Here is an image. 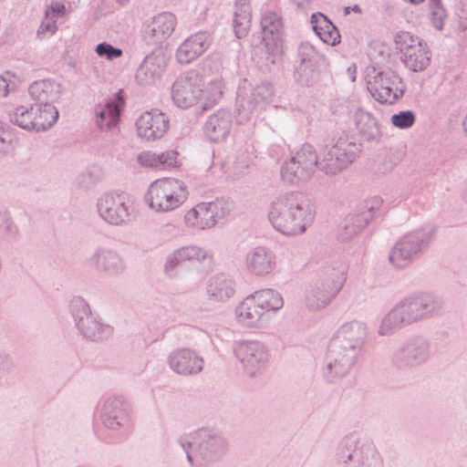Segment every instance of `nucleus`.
<instances>
[{
	"mask_svg": "<svg viewBox=\"0 0 467 467\" xmlns=\"http://www.w3.org/2000/svg\"><path fill=\"white\" fill-rule=\"evenodd\" d=\"M443 305L441 297L430 292L406 296L382 317L378 334L389 337L404 327L435 317L441 314Z\"/></svg>",
	"mask_w": 467,
	"mask_h": 467,
	"instance_id": "nucleus-1",
	"label": "nucleus"
},
{
	"mask_svg": "<svg viewBox=\"0 0 467 467\" xmlns=\"http://www.w3.org/2000/svg\"><path fill=\"white\" fill-rule=\"evenodd\" d=\"M314 218L315 211L311 201L300 192L280 194L269 205V222L276 231L285 235L305 233Z\"/></svg>",
	"mask_w": 467,
	"mask_h": 467,
	"instance_id": "nucleus-2",
	"label": "nucleus"
},
{
	"mask_svg": "<svg viewBox=\"0 0 467 467\" xmlns=\"http://www.w3.org/2000/svg\"><path fill=\"white\" fill-rule=\"evenodd\" d=\"M178 443L192 467L213 463L228 451L226 438L220 431L212 428H202L184 434L178 439Z\"/></svg>",
	"mask_w": 467,
	"mask_h": 467,
	"instance_id": "nucleus-3",
	"label": "nucleus"
},
{
	"mask_svg": "<svg viewBox=\"0 0 467 467\" xmlns=\"http://www.w3.org/2000/svg\"><path fill=\"white\" fill-rule=\"evenodd\" d=\"M348 267L339 264L327 268L322 277L313 282L306 291L305 306L310 311L326 308L337 297L347 280Z\"/></svg>",
	"mask_w": 467,
	"mask_h": 467,
	"instance_id": "nucleus-4",
	"label": "nucleus"
},
{
	"mask_svg": "<svg viewBox=\"0 0 467 467\" xmlns=\"http://www.w3.org/2000/svg\"><path fill=\"white\" fill-rule=\"evenodd\" d=\"M435 228L425 225L403 235L392 247L389 260L396 268H405L418 260L433 240Z\"/></svg>",
	"mask_w": 467,
	"mask_h": 467,
	"instance_id": "nucleus-5",
	"label": "nucleus"
},
{
	"mask_svg": "<svg viewBox=\"0 0 467 467\" xmlns=\"http://www.w3.org/2000/svg\"><path fill=\"white\" fill-rule=\"evenodd\" d=\"M274 88L270 82L264 81L254 86L246 79L240 82L236 98V120L239 123L248 121L254 113L263 110L271 101Z\"/></svg>",
	"mask_w": 467,
	"mask_h": 467,
	"instance_id": "nucleus-6",
	"label": "nucleus"
},
{
	"mask_svg": "<svg viewBox=\"0 0 467 467\" xmlns=\"http://www.w3.org/2000/svg\"><path fill=\"white\" fill-rule=\"evenodd\" d=\"M187 190L182 181L165 178L153 182L145 195L148 206L158 213H167L181 206L187 199Z\"/></svg>",
	"mask_w": 467,
	"mask_h": 467,
	"instance_id": "nucleus-7",
	"label": "nucleus"
},
{
	"mask_svg": "<svg viewBox=\"0 0 467 467\" xmlns=\"http://www.w3.org/2000/svg\"><path fill=\"white\" fill-rule=\"evenodd\" d=\"M99 217L107 224L115 227L129 225L136 215L131 198L123 192H108L96 202Z\"/></svg>",
	"mask_w": 467,
	"mask_h": 467,
	"instance_id": "nucleus-8",
	"label": "nucleus"
},
{
	"mask_svg": "<svg viewBox=\"0 0 467 467\" xmlns=\"http://www.w3.org/2000/svg\"><path fill=\"white\" fill-rule=\"evenodd\" d=\"M431 356V343L429 338L422 335H414L397 346L390 361L398 370H410L426 365Z\"/></svg>",
	"mask_w": 467,
	"mask_h": 467,
	"instance_id": "nucleus-9",
	"label": "nucleus"
},
{
	"mask_svg": "<svg viewBox=\"0 0 467 467\" xmlns=\"http://www.w3.org/2000/svg\"><path fill=\"white\" fill-rule=\"evenodd\" d=\"M317 167L320 169L317 151L312 145L306 143L284 162L281 167V177L285 182L297 184L308 181Z\"/></svg>",
	"mask_w": 467,
	"mask_h": 467,
	"instance_id": "nucleus-10",
	"label": "nucleus"
},
{
	"mask_svg": "<svg viewBox=\"0 0 467 467\" xmlns=\"http://www.w3.org/2000/svg\"><path fill=\"white\" fill-rule=\"evenodd\" d=\"M359 151V144L348 135L340 136L327 147V151L320 161V170L327 175H335L351 164Z\"/></svg>",
	"mask_w": 467,
	"mask_h": 467,
	"instance_id": "nucleus-11",
	"label": "nucleus"
},
{
	"mask_svg": "<svg viewBox=\"0 0 467 467\" xmlns=\"http://www.w3.org/2000/svg\"><path fill=\"white\" fill-rule=\"evenodd\" d=\"M368 90L380 103L394 104L404 94L405 86L398 74L391 69L372 72L367 76Z\"/></svg>",
	"mask_w": 467,
	"mask_h": 467,
	"instance_id": "nucleus-12",
	"label": "nucleus"
},
{
	"mask_svg": "<svg viewBox=\"0 0 467 467\" xmlns=\"http://www.w3.org/2000/svg\"><path fill=\"white\" fill-rule=\"evenodd\" d=\"M394 42L407 68L413 72H420L430 66L431 51L419 36L401 31L396 34Z\"/></svg>",
	"mask_w": 467,
	"mask_h": 467,
	"instance_id": "nucleus-13",
	"label": "nucleus"
},
{
	"mask_svg": "<svg viewBox=\"0 0 467 467\" xmlns=\"http://www.w3.org/2000/svg\"><path fill=\"white\" fill-rule=\"evenodd\" d=\"M70 312L76 327L84 337L96 341L108 338L111 335L112 327L101 323L83 298L74 297L70 301Z\"/></svg>",
	"mask_w": 467,
	"mask_h": 467,
	"instance_id": "nucleus-14",
	"label": "nucleus"
},
{
	"mask_svg": "<svg viewBox=\"0 0 467 467\" xmlns=\"http://www.w3.org/2000/svg\"><path fill=\"white\" fill-rule=\"evenodd\" d=\"M359 353L330 341L322 368L327 382H336L347 376L356 365Z\"/></svg>",
	"mask_w": 467,
	"mask_h": 467,
	"instance_id": "nucleus-15",
	"label": "nucleus"
},
{
	"mask_svg": "<svg viewBox=\"0 0 467 467\" xmlns=\"http://www.w3.org/2000/svg\"><path fill=\"white\" fill-rule=\"evenodd\" d=\"M234 353L244 372L251 377L260 374L269 363L270 354L268 348L257 340L235 342Z\"/></svg>",
	"mask_w": 467,
	"mask_h": 467,
	"instance_id": "nucleus-16",
	"label": "nucleus"
},
{
	"mask_svg": "<svg viewBox=\"0 0 467 467\" xmlns=\"http://www.w3.org/2000/svg\"><path fill=\"white\" fill-rule=\"evenodd\" d=\"M130 415L131 407L122 396L110 395L101 400L99 417L106 428L128 431L131 426Z\"/></svg>",
	"mask_w": 467,
	"mask_h": 467,
	"instance_id": "nucleus-17",
	"label": "nucleus"
},
{
	"mask_svg": "<svg viewBox=\"0 0 467 467\" xmlns=\"http://www.w3.org/2000/svg\"><path fill=\"white\" fill-rule=\"evenodd\" d=\"M261 28L266 59L275 64L283 54V21L280 15L271 10L265 11L261 17Z\"/></svg>",
	"mask_w": 467,
	"mask_h": 467,
	"instance_id": "nucleus-18",
	"label": "nucleus"
},
{
	"mask_svg": "<svg viewBox=\"0 0 467 467\" xmlns=\"http://www.w3.org/2000/svg\"><path fill=\"white\" fill-rule=\"evenodd\" d=\"M87 265L99 275L116 277L122 275L126 262L120 253L109 246L98 245L86 260Z\"/></svg>",
	"mask_w": 467,
	"mask_h": 467,
	"instance_id": "nucleus-19",
	"label": "nucleus"
},
{
	"mask_svg": "<svg viewBox=\"0 0 467 467\" xmlns=\"http://www.w3.org/2000/svg\"><path fill=\"white\" fill-rule=\"evenodd\" d=\"M340 109L335 106V111L339 114L353 113V121L358 133L367 140H378L381 136V131L377 119L368 111L364 110L358 106L355 97L342 100Z\"/></svg>",
	"mask_w": 467,
	"mask_h": 467,
	"instance_id": "nucleus-20",
	"label": "nucleus"
},
{
	"mask_svg": "<svg viewBox=\"0 0 467 467\" xmlns=\"http://www.w3.org/2000/svg\"><path fill=\"white\" fill-rule=\"evenodd\" d=\"M202 94V79L193 70L181 74L171 87L172 101L181 109H188L195 105Z\"/></svg>",
	"mask_w": 467,
	"mask_h": 467,
	"instance_id": "nucleus-21",
	"label": "nucleus"
},
{
	"mask_svg": "<svg viewBox=\"0 0 467 467\" xmlns=\"http://www.w3.org/2000/svg\"><path fill=\"white\" fill-rule=\"evenodd\" d=\"M176 25L173 14L160 13L144 23L142 39L149 46H160L172 35Z\"/></svg>",
	"mask_w": 467,
	"mask_h": 467,
	"instance_id": "nucleus-22",
	"label": "nucleus"
},
{
	"mask_svg": "<svg viewBox=\"0 0 467 467\" xmlns=\"http://www.w3.org/2000/svg\"><path fill=\"white\" fill-rule=\"evenodd\" d=\"M167 364L178 375L195 376L202 371L204 360L194 349L178 348L169 353Z\"/></svg>",
	"mask_w": 467,
	"mask_h": 467,
	"instance_id": "nucleus-23",
	"label": "nucleus"
},
{
	"mask_svg": "<svg viewBox=\"0 0 467 467\" xmlns=\"http://www.w3.org/2000/svg\"><path fill=\"white\" fill-rule=\"evenodd\" d=\"M125 104L122 90H119L108 98L103 104L97 105L94 109L97 127L101 130H110L116 128L119 123Z\"/></svg>",
	"mask_w": 467,
	"mask_h": 467,
	"instance_id": "nucleus-24",
	"label": "nucleus"
},
{
	"mask_svg": "<svg viewBox=\"0 0 467 467\" xmlns=\"http://www.w3.org/2000/svg\"><path fill=\"white\" fill-rule=\"evenodd\" d=\"M382 204V199L373 196L367 200L357 213L350 214L347 219L341 234L343 240H348L358 234L375 216Z\"/></svg>",
	"mask_w": 467,
	"mask_h": 467,
	"instance_id": "nucleus-25",
	"label": "nucleus"
},
{
	"mask_svg": "<svg viewBox=\"0 0 467 467\" xmlns=\"http://www.w3.org/2000/svg\"><path fill=\"white\" fill-rule=\"evenodd\" d=\"M367 334L365 323L352 320L338 327L331 342L361 354Z\"/></svg>",
	"mask_w": 467,
	"mask_h": 467,
	"instance_id": "nucleus-26",
	"label": "nucleus"
},
{
	"mask_svg": "<svg viewBox=\"0 0 467 467\" xmlns=\"http://www.w3.org/2000/svg\"><path fill=\"white\" fill-rule=\"evenodd\" d=\"M169 127L168 117L158 109L143 112L136 121L137 134L147 140L163 137Z\"/></svg>",
	"mask_w": 467,
	"mask_h": 467,
	"instance_id": "nucleus-27",
	"label": "nucleus"
},
{
	"mask_svg": "<svg viewBox=\"0 0 467 467\" xmlns=\"http://www.w3.org/2000/svg\"><path fill=\"white\" fill-rule=\"evenodd\" d=\"M244 266L254 276L268 275L276 266V255L265 246L254 247L245 254Z\"/></svg>",
	"mask_w": 467,
	"mask_h": 467,
	"instance_id": "nucleus-28",
	"label": "nucleus"
},
{
	"mask_svg": "<svg viewBox=\"0 0 467 467\" xmlns=\"http://www.w3.org/2000/svg\"><path fill=\"white\" fill-rule=\"evenodd\" d=\"M213 42L208 31H200L191 35L178 47L176 58L181 64H189L202 55Z\"/></svg>",
	"mask_w": 467,
	"mask_h": 467,
	"instance_id": "nucleus-29",
	"label": "nucleus"
},
{
	"mask_svg": "<svg viewBox=\"0 0 467 467\" xmlns=\"http://www.w3.org/2000/svg\"><path fill=\"white\" fill-rule=\"evenodd\" d=\"M235 317L242 326L254 328L264 327L269 319L250 295L236 306Z\"/></svg>",
	"mask_w": 467,
	"mask_h": 467,
	"instance_id": "nucleus-30",
	"label": "nucleus"
},
{
	"mask_svg": "<svg viewBox=\"0 0 467 467\" xmlns=\"http://www.w3.org/2000/svg\"><path fill=\"white\" fill-rule=\"evenodd\" d=\"M166 67V60L163 55L151 53L140 63L136 71V80L141 86L155 83L161 78Z\"/></svg>",
	"mask_w": 467,
	"mask_h": 467,
	"instance_id": "nucleus-31",
	"label": "nucleus"
},
{
	"mask_svg": "<svg viewBox=\"0 0 467 467\" xmlns=\"http://www.w3.org/2000/svg\"><path fill=\"white\" fill-rule=\"evenodd\" d=\"M232 115L226 109H219L209 116L204 123L203 130L206 137L214 142L223 141L232 129Z\"/></svg>",
	"mask_w": 467,
	"mask_h": 467,
	"instance_id": "nucleus-32",
	"label": "nucleus"
},
{
	"mask_svg": "<svg viewBox=\"0 0 467 467\" xmlns=\"http://www.w3.org/2000/svg\"><path fill=\"white\" fill-rule=\"evenodd\" d=\"M235 291V282L224 274L215 275L207 282L206 294L208 298L213 302H226L234 296Z\"/></svg>",
	"mask_w": 467,
	"mask_h": 467,
	"instance_id": "nucleus-33",
	"label": "nucleus"
},
{
	"mask_svg": "<svg viewBox=\"0 0 467 467\" xmlns=\"http://www.w3.org/2000/svg\"><path fill=\"white\" fill-rule=\"evenodd\" d=\"M30 98L34 104L54 105L62 93L61 85L51 79H42L33 82L28 88Z\"/></svg>",
	"mask_w": 467,
	"mask_h": 467,
	"instance_id": "nucleus-34",
	"label": "nucleus"
},
{
	"mask_svg": "<svg viewBox=\"0 0 467 467\" xmlns=\"http://www.w3.org/2000/svg\"><path fill=\"white\" fill-rule=\"evenodd\" d=\"M310 23L316 35L326 44L336 46L340 42V34L336 26L322 13L311 16Z\"/></svg>",
	"mask_w": 467,
	"mask_h": 467,
	"instance_id": "nucleus-35",
	"label": "nucleus"
},
{
	"mask_svg": "<svg viewBox=\"0 0 467 467\" xmlns=\"http://www.w3.org/2000/svg\"><path fill=\"white\" fill-rule=\"evenodd\" d=\"M213 211L208 202H201L190 209L184 215V221L190 227L205 230L216 225Z\"/></svg>",
	"mask_w": 467,
	"mask_h": 467,
	"instance_id": "nucleus-36",
	"label": "nucleus"
},
{
	"mask_svg": "<svg viewBox=\"0 0 467 467\" xmlns=\"http://www.w3.org/2000/svg\"><path fill=\"white\" fill-rule=\"evenodd\" d=\"M262 311L268 316L270 311L277 312L284 306V299L281 294L274 289L265 288L250 295Z\"/></svg>",
	"mask_w": 467,
	"mask_h": 467,
	"instance_id": "nucleus-37",
	"label": "nucleus"
},
{
	"mask_svg": "<svg viewBox=\"0 0 467 467\" xmlns=\"http://www.w3.org/2000/svg\"><path fill=\"white\" fill-rule=\"evenodd\" d=\"M35 130L43 131L52 127L58 119L57 109L51 104H33Z\"/></svg>",
	"mask_w": 467,
	"mask_h": 467,
	"instance_id": "nucleus-38",
	"label": "nucleus"
},
{
	"mask_svg": "<svg viewBox=\"0 0 467 467\" xmlns=\"http://www.w3.org/2000/svg\"><path fill=\"white\" fill-rule=\"evenodd\" d=\"M233 24L238 38L246 36L251 24V7L244 0L235 3Z\"/></svg>",
	"mask_w": 467,
	"mask_h": 467,
	"instance_id": "nucleus-39",
	"label": "nucleus"
},
{
	"mask_svg": "<svg viewBox=\"0 0 467 467\" xmlns=\"http://www.w3.org/2000/svg\"><path fill=\"white\" fill-rule=\"evenodd\" d=\"M11 123L17 125L24 130H35V115L32 106L30 108L18 106L14 109L6 110Z\"/></svg>",
	"mask_w": 467,
	"mask_h": 467,
	"instance_id": "nucleus-40",
	"label": "nucleus"
},
{
	"mask_svg": "<svg viewBox=\"0 0 467 467\" xmlns=\"http://www.w3.org/2000/svg\"><path fill=\"white\" fill-rule=\"evenodd\" d=\"M184 262H187V260L184 247L182 246L167 255L164 264V273L169 277H176L178 275L177 267Z\"/></svg>",
	"mask_w": 467,
	"mask_h": 467,
	"instance_id": "nucleus-41",
	"label": "nucleus"
},
{
	"mask_svg": "<svg viewBox=\"0 0 467 467\" xmlns=\"http://www.w3.org/2000/svg\"><path fill=\"white\" fill-rule=\"evenodd\" d=\"M184 262H187V260L184 247L182 246L167 255L164 264V273L169 277H176L178 275L177 267Z\"/></svg>",
	"mask_w": 467,
	"mask_h": 467,
	"instance_id": "nucleus-42",
	"label": "nucleus"
},
{
	"mask_svg": "<svg viewBox=\"0 0 467 467\" xmlns=\"http://www.w3.org/2000/svg\"><path fill=\"white\" fill-rule=\"evenodd\" d=\"M364 444L369 443L361 441L358 434H349L341 440L337 445L336 454L361 452V447Z\"/></svg>",
	"mask_w": 467,
	"mask_h": 467,
	"instance_id": "nucleus-43",
	"label": "nucleus"
},
{
	"mask_svg": "<svg viewBox=\"0 0 467 467\" xmlns=\"http://www.w3.org/2000/svg\"><path fill=\"white\" fill-rule=\"evenodd\" d=\"M319 73L316 68V64H300L296 71L297 82L306 86H312L318 79Z\"/></svg>",
	"mask_w": 467,
	"mask_h": 467,
	"instance_id": "nucleus-44",
	"label": "nucleus"
},
{
	"mask_svg": "<svg viewBox=\"0 0 467 467\" xmlns=\"http://www.w3.org/2000/svg\"><path fill=\"white\" fill-rule=\"evenodd\" d=\"M210 208L213 211V218L216 220V224L225 217L229 216L234 208V203L230 199H216L213 202H209Z\"/></svg>",
	"mask_w": 467,
	"mask_h": 467,
	"instance_id": "nucleus-45",
	"label": "nucleus"
},
{
	"mask_svg": "<svg viewBox=\"0 0 467 467\" xmlns=\"http://www.w3.org/2000/svg\"><path fill=\"white\" fill-rule=\"evenodd\" d=\"M223 83L220 78H214L209 81L202 94L206 100V105H213L217 103L223 96Z\"/></svg>",
	"mask_w": 467,
	"mask_h": 467,
	"instance_id": "nucleus-46",
	"label": "nucleus"
},
{
	"mask_svg": "<svg viewBox=\"0 0 467 467\" xmlns=\"http://www.w3.org/2000/svg\"><path fill=\"white\" fill-rule=\"evenodd\" d=\"M429 5L431 25L435 29L441 30L447 17L446 10L442 6L441 0H429Z\"/></svg>",
	"mask_w": 467,
	"mask_h": 467,
	"instance_id": "nucleus-47",
	"label": "nucleus"
},
{
	"mask_svg": "<svg viewBox=\"0 0 467 467\" xmlns=\"http://www.w3.org/2000/svg\"><path fill=\"white\" fill-rule=\"evenodd\" d=\"M357 467H382V459L372 444L365 445L364 453Z\"/></svg>",
	"mask_w": 467,
	"mask_h": 467,
	"instance_id": "nucleus-48",
	"label": "nucleus"
},
{
	"mask_svg": "<svg viewBox=\"0 0 467 467\" xmlns=\"http://www.w3.org/2000/svg\"><path fill=\"white\" fill-rule=\"evenodd\" d=\"M22 78L20 76L13 71H5L2 74V89L4 92L3 96H7L16 92L22 85Z\"/></svg>",
	"mask_w": 467,
	"mask_h": 467,
	"instance_id": "nucleus-49",
	"label": "nucleus"
},
{
	"mask_svg": "<svg viewBox=\"0 0 467 467\" xmlns=\"http://www.w3.org/2000/svg\"><path fill=\"white\" fill-rule=\"evenodd\" d=\"M19 233V228L10 213H2V236L13 241L18 238Z\"/></svg>",
	"mask_w": 467,
	"mask_h": 467,
	"instance_id": "nucleus-50",
	"label": "nucleus"
},
{
	"mask_svg": "<svg viewBox=\"0 0 467 467\" xmlns=\"http://www.w3.org/2000/svg\"><path fill=\"white\" fill-rule=\"evenodd\" d=\"M183 247L187 262L203 263L211 258V254L204 248L193 244Z\"/></svg>",
	"mask_w": 467,
	"mask_h": 467,
	"instance_id": "nucleus-51",
	"label": "nucleus"
},
{
	"mask_svg": "<svg viewBox=\"0 0 467 467\" xmlns=\"http://www.w3.org/2000/svg\"><path fill=\"white\" fill-rule=\"evenodd\" d=\"M95 52L99 57L106 58L109 61L120 57L123 54L120 48L115 47L107 42L98 44L95 47Z\"/></svg>",
	"mask_w": 467,
	"mask_h": 467,
	"instance_id": "nucleus-52",
	"label": "nucleus"
},
{
	"mask_svg": "<svg viewBox=\"0 0 467 467\" xmlns=\"http://www.w3.org/2000/svg\"><path fill=\"white\" fill-rule=\"evenodd\" d=\"M415 114L411 110L400 111L391 116V123L399 129L410 128L415 122Z\"/></svg>",
	"mask_w": 467,
	"mask_h": 467,
	"instance_id": "nucleus-53",
	"label": "nucleus"
},
{
	"mask_svg": "<svg viewBox=\"0 0 467 467\" xmlns=\"http://www.w3.org/2000/svg\"><path fill=\"white\" fill-rule=\"evenodd\" d=\"M100 178L101 170L99 168L93 167L86 172L81 173L78 178V182L81 187L88 189L94 186Z\"/></svg>",
	"mask_w": 467,
	"mask_h": 467,
	"instance_id": "nucleus-54",
	"label": "nucleus"
},
{
	"mask_svg": "<svg viewBox=\"0 0 467 467\" xmlns=\"http://www.w3.org/2000/svg\"><path fill=\"white\" fill-rule=\"evenodd\" d=\"M177 155L178 152L173 150H167L161 153H157V169L165 170L176 167Z\"/></svg>",
	"mask_w": 467,
	"mask_h": 467,
	"instance_id": "nucleus-55",
	"label": "nucleus"
},
{
	"mask_svg": "<svg viewBox=\"0 0 467 467\" xmlns=\"http://www.w3.org/2000/svg\"><path fill=\"white\" fill-rule=\"evenodd\" d=\"M298 55L301 64H316L319 58V55L314 47L309 44L300 45Z\"/></svg>",
	"mask_w": 467,
	"mask_h": 467,
	"instance_id": "nucleus-56",
	"label": "nucleus"
},
{
	"mask_svg": "<svg viewBox=\"0 0 467 467\" xmlns=\"http://www.w3.org/2000/svg\"><path fill=\"white\" fill-rule=\"evenodd\" d=\"M365 445L366 444H364L361 447V452H356L354 454L353 453L352 454H348V453L336 454L337 462L339 465H342L344 467H357L359 462L362 453H364Z\"/></svg>",
	"mask_w": 467,
	"mask_h": 467,
	"instance_id": "nucleus-57",
	"label": "nucleus"
},
{
	"mask_svg": "<svg viewBox=\"0 0 467 467\" xmlns=\"http://www.w3.org/2000/svg\"><path fill=\"white\" fill-rule=\"evenodd\" d=\"M157 153L147 150L142 151L137 156L138 162L145 167V168H151V169H157Z\"/></svg>",
	"mask_w": 467,
	"mask_h": 467,
	"instance_id": "nucleus-58",
	"label": "nucleus"
},
{
	"mask_svg": "<svg viewBox=\"0 0 467 467\" xmlns=\"http://www.w3.org/2000/svg\"><path fill=\"white\" fill-rule=\"evenodd\" d=\"M456 15L459 18V26L462 30L467 29V0H461L458 5Z\"/></svg>",
	"mask_w": 467,
	"mask_h": 467,
	"instance_id": "nucleus-59",
	"label": "nucleus"
},
{
	"mask_svg": "<svg viewBox=\"0 0 467 467\" xmlns=\"http://www.w3.org/2000/svg\"><path fill=\"white\" fill-rule=\"evenodd\" d=\"M50 8H51V12L54 16L55 15L63 16L67 9L71 8V6L67 5V3H65L61 0H54L51 3Z\"/></svg>",
	"mask_w": 467,
	"mask_h": 467,
	"instance_id": "nucleus-60",
	"label": "nucleus"
},
{
	"mask_svg": "<svg viewBox=\"0 0 467 467\" xmlns=\"http://www.w3.org/2000/svg\"><path fill=\"white\" fill-rule=\"evenodd\" d=\"M56 30H57L56 23L54 21H47V22H43L40 25L37 33L38 34L48 33L50 35H53L56 32Z\"/></svg>",
	"mask_w": 467,
	"mask_h": 467,
	"instance_id": "nucleus-61",
	"label": "nucleus"
},
{
	"mask_svg": "<svg viewBox=\"0 0 467 467\" xmlns=\"http://www.w3.org/2000/svg\"><path fill=\"white\" fill-rule=\"evenodd\" d=\"M350 12H355V13H358V14H360L361 13V8L358 5H354L352 6H347L344 8V14L346 16L349 15Z\"/></svg>",
	"mask_w": 467,
	"mask_h": 467,
	"instance_id": "nucleus-62",
	"label": "nucleus"
},
{
	"mask_svg": "<svg viewBox=\"0 0 467 467\" xmlns=\"http://www.w3.org/2000/svg\"><path fill=\"white\" fill-rule=\"evenodd\" d=\"M298 7H306L311 0H292Z\"/></svg>",
	"mask_w": 467,
	"mask_h": 467,
	"instance_id": "nucleus-63",
	"label": "nucleus"
},
{
	"mask_svg": "<svg viewBox=\"0 0 467 467\" xmlns=\"http://www.w3.org/2000/svg\"><path fill=\"white\" fill-rule=\"evenodd\" d=\"M463 127H464L465 131L467 132V116L465 117V119L463 120Z\"/></svg>",
	"mask_w": 467,
	"mask_h": 467,
	"instance_id": "nucleus-64",
	"label": "nucleus"
}]
</instances>
